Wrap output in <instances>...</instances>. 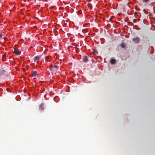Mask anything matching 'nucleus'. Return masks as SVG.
Masks as SVG:
<instances>
[{"mask_svg": "<svg viewBox=\"0 0 155 155\" xmlns=\"http://www.w3.org/2000/svg\"><path fill=\"white\" fill-rule=\"evenodd\" d=\"M14 52L17 55H20L21 54V51L18 49H15Z\"/></svg>", "mask_w": 155, "mask_h": 155, "instance_id": "obj_1", "label": "nucleus"}, {"mask_svg": "<svg viewBox=\"0 0 155 155\" xmlns=\"http://www.w3.org/2000/svg\"><path fill=\"white\" fill-rule=\"evenodd\" d=\"M88 57L87 56H84L83 58V61L84 62L87 63L88 61Z\"/></svg>", "mask_w": 155, "mask_h": 155, "instance_id": "obj_2", "label": "nucleus"}, {"mask_svg": "<svg viewBox=\"0 0 155 155\" xmlns=\"http://www.w3.org/2000/svg\"><path fill=\"white\" fill-rule=\"evenodd\" d=\"M132 40L136 43H138L140 41V39L138 37L133 38Z\"/></svg>", "mask_w": 155, "mask_h": 155, "instance_id": "obj_3", "label": "nucleus"}, {"mask_svg": "<svg viewBox=\"0 0 155 155\" xmlns=\"http://www.w3.org/2000/svg\"><path fill=\"white\" fill-rule=\"evenodd\" d=\"M40 57L39 56H37L35 57L34 59V62L37 61L38 62L39 61V60L40 59Z\"/></svg>", "mask_w": 155, "mask_h": 155, "instance_id": "obj_4", "label": "nucleus"}, {"mask_svg": "<svg viewBox=\"0 0 155 155\" xmlns=\"http://www.w3.org/2000/svg\"><path fill=\"white\" fill-rule=\"evenodd\" d=\"M5 72V71L3 69L0 70V75H1L4 74Z\"/></svg>", "mask_w": 155, "mask_h": 155, "instance_id": "obj_5", "label": "nucleus"}, {"mask_svg": "<svg viewBox=\"0 0 155 155\" xmlns=\"http://www.w3.org/2000/svg\"><path fill=\"white\" fill-rule=\"evenodd\" d=\"M49 59H50V57L48 56L45 57V60L47 62H50L51 61V60H49Z\"/></svg>", "mask_w": 155, "mask_h": 155, "instance_id": "obj_6", "label": "nucleus"}, {"mask_svg": "<svg viewBox=\"0 0 155 155\" xmlns=\"http://www.w3.org/2000/svg\"><path fill=\"white\" fill-rule=\"evenodd\" d=\"M116 63V60L115 59H112L110 60V63L112 64H114Z\"/></svg>", "mask_w": 155, "mask_h": 155, "instance_id": "obj_7", "label": "nucleus"}, {"mask_svg": "<svg viewBox=\"0 0 155 155\" xmlns=\"http://www.w3.org/2000/svg\"><path fill=\"white\" fill-rule=\"evenodd\" d=\"M44 109V108L43 107V105L42 104H41L39 106V109L41 110H43Z\"/></svg>", "mask_w": 155, "mask_h": 155, "instance_id": "obj_8", "label": "nucleus"}, {"mask_svg": "<svg viewBox=\"0 0 155 155\" xmlns=\"http://www.w3.org/2000/svg\"><path fill=\"white\" fill-rule=\"evenodd\" d=\"M120 46L122 48H125V45L124 44V43L123 42L121 44Z\"/></svg>", "mask_w": 155, "mask_h": 155, "instance_id": "obj_9", "label": "nucleus"}, {"mask_svg": "<svg viewBox=\"0 0 155 155\" xmlns=\"http://www.w3.org/2000/svg\"><path fill=\"white\" fill-rule=\"evenodd\" d=\"M32 74L33 76H35L37 75V72L35 71H33Z\"/></svg>", "mask_w": 155, "mask_h": 155, "instance_id": "obj_10", "label": "nucleus"}, {"mask_svg": "<svg viewBox=\"0 0 155 155\" xmlns=\"http://www.w3.org/2000/svg\"><path fill=\"white\" fill-rule=\"evenodd\" d=\"M54 68V66H53V65H51L50 66V70H51V71H53V70H54L53 69V68Z\"/></svg>", "mask_w": 155, "mask_h": 155, "instance_id": "obj_11", "label": "nucleus"}, {"mask_svg": "<svg viewBox=\"0 0 155 155\" xmlns=\"http://www.w3.org/2000/svg\"><path fill=\"white\" fill-rule=\"evenodd\" d=\"M82 32L84 33H85L87 32V30L86 29H83L82 30Z\"/></svg>", "mask_w": 155, "mask_h": 155, "instance_id": "obj_12", "label": "nucleus"}, {"mask_svg": "<svg viewBox=\"0 0 155 155\" xmlns=\"http://www.w3.org/2000/svg\"><path fill=\"white\" fill-rule=\"evenodd\" d=\"M144 2H147L149 0H142Z\"/></svg>", "mask_w": 155, "mask_h": 155, "instance_id": "obj_13", "label": "nucleus"}, {"mask_svg": "<svg viewBox=\"0 0 155 155\" xmlns=\"http://www.w3.org/2000/svg\"><path fill=\"white\" fill-rule=\"evenodd\" d=\"M57 65H54V68H54L56 69H57Z\"/></svg>", "mask_w": 155, "mask_h": 155, "instance_id": "obj_14", "label": "nucleus"}, {"mask_svg": "<svg viewBox=\"0 0 155 155\" xmlns=\"http://www.w3.org/2000/svg\"><path fill=\"white\" fill-rule=\"evenodd\" d=\"M3 35V34H0V38H1L2 37Z\"/></svg>", "mask_w": 155, "mask_h": 155, "instance_id": "obj_15", "label": "nucleus"}, {"mask_svg": "<svg viewBox=\"0 0 155 155\" xmlns=\"http://www.w3.org/2000/svg\"><path fill=\"white\" fill-rule=\"evenodd\" d=\"M6 39H7V38H4V39L5 40H6Z\"/></svg>", "mask_w": 155, "mask_h": 155, "instance_id": "obj_16", "label": "nucleus"}, {"mask_svg": "<svg viewBox=\"0 0 155 155\" xmlns=\"http://www.w3.org/2000/svg\"><path fill=\"white\" fill-rule=\"evenodd\" d=\"M3 58H5V55H4L3 56Z\"/></svg>", "mask_w": 155, "mask_h": 155, "instance_id": "obj_17", "label": "nucleus"}]
</instances>
